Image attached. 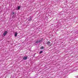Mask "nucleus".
I'll return each instance as SVG.
<instances>
[{"label": "nucleus", "mask_w": 78, "mask_h": 78, "mask_svg": "<svg viewBox=\"0 0 78 78\" xmlns=\"http://www.w3.org/2000/svg\"><path fill=\"white\" fill-rule=\"evenodd\" d=\"M7 33H8V32H7V31H5V32H4L3 34L4 36H5L6 35Z\"/></svg>", "instance_id": "nucleus-3"}, {"label": "nucleus", "mask_w": 78, "mask_h": 78, "mask_svg": "<svg viewBox=\"0 0 78 78\" xmlns=\"http://www.w3.org/2000/svg\"><path fill=\"white\" fill-rule=\"evenodd\" d=\"M43 53V51H41L40 52V54H41V53Z\"/></svg>", "instance_id": "nucleus-9"}, {"label": "nucleus", "mask_w": 78, "mask_h": 78, "mask_svg": "<svg viewBox=\"0 0 78 78\" xmlns=\"http://www.w3.org/2000/svg\"><path fill=\"white\" fill-rule=\"evenodd\" d=\"M31 20H32V17H30L28 18V21H30Z\"/></svg>", "instance_id": "nucleus-4"}, {"label": "nucleus", "mask_w": 78, "mask_h": 78, "mask_svg": "<svg viewBox=\"0 0 78 78\" xmlns=\"http://www.w3.org/2000/svg\"><path fill=\"white\" fill-rule=\"evenodd\" d=\"M43 41V39H42L41 40H37L35 41V44H39V43H41Z\"/></svg>", "instance_id": "nucleus-1"}, {"label": "nucleus", "mask_w": 78, "mask_h": 78, "mask_svg": "<svg viewBox=\"0 0 78 78\" xmlns=\"http://www.w3.org/2000/svg\"><path fill=\"white\" fill-rule=\"evenodd\" d=\"M41 50H42V49H44V47L42 46V47L41 48Z\"/></svg>", "instance_id": "nucleus-10"}, {"label": "nucleus", "mask_w": 78, "mask_h": 78, "mask_svg": "<svg viewBox=\"0 0 78 78\" xmlns=\"http://www.w3.org/2000/svg\"><path fill=\"white\" fill-rule=\"evenodd\" d=\"M27 59V57L24 56L23 58V59L24 60H25Z\"/></svg>", "instance_id": "nucleus-6"}, {"label": "nucleus", "mask_w": 78, "mask_h": 78, "mask_svg": "<svg viewBox=\"0 0 78 78\" xmlns=\"http://www.w3.org/2000/svg\"><path fill=\"white\" fill-rule=\"evenodd\" d=\"M17 36V32H16L15 34V37H16Z\"/></svg>", "instance_id": "nucleus-8"}, {"label": "nucleus", "mask_w": 78, "mask_h": 78, "mask_svg": "<svg viewBox=\"0 0 78 78\" xmlns=\"http://www.w3.org/2000/svg\"><path fill=\"white\" fill-rule=\"evenodd\" d=\"M47 45H50V41H48L47 43Z\"/></svg>", "instance_id": "nucleus-7"}, {"label": "nucleus", "mask_w": 78, "mask_h": 78, "mask_svg": "<svg viewBox=\"0 0 78 78\" xmlns=\"http://www.w3.org/2000/svg\"><path fill=\"white\" fill-rule=\"evenodd\" d=\"M21 7L20 6H18L17 9H16V10H19L20 9V8Z\"/></svg>", "instance_id": "nucleus-5"}, {"label": "nucleus", "mask_w": 78, "mask_h": 78, "mask_svg": "<svg viewBox=\"0 0 78 78\" xmlns=\"http://www.w3.org/2000/svg\"><path fill=\"white\" fill-rule=\"evenodd\" d=\"M11 16H12V15H13L12 18H14L16 17V13H14V12H12V13L11 14Z\"/></svg>", "instance_id": "nucleus-2"}]
</instances>
